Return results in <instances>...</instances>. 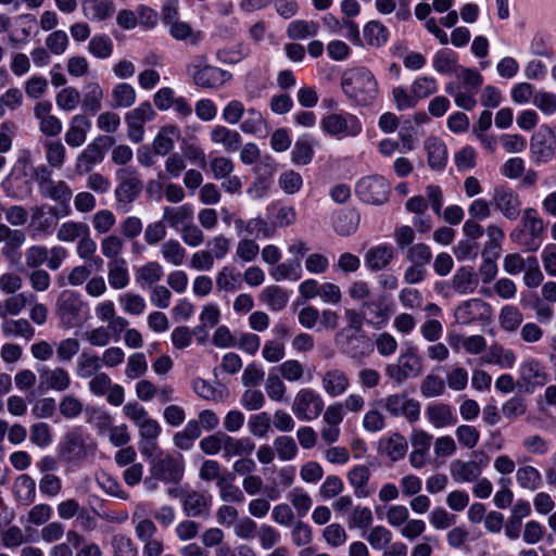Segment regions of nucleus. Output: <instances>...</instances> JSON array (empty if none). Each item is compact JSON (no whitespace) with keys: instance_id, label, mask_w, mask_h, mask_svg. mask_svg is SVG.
Instances as JSON below:
<instances>
[{"instance_id":"obj_1","label":"nucleus","mask_w":556,"mask_h":556,"mask_svg":"<svg viewBox=\"0 0 556 556\" xmlns=\"http://www.w3.org/2000/svg\"><path fill=\"white\" fill-rule=\"evenodd\" d=\"M341 85L343 92L358 105H370L378 96L377 80L374 74L365 67L345 73Z\"/></svg>"},{"instance_id":"obj_2","label":"nucleus","mask_w":556,"mask_h":556,"mask_svg":"<svg viewBox=\"0 0 556 556\" xmlns=\"http://www.w3.org/2000/svg\"><path fill=\"white\" fill-rule=\"evenodd\" d=\"M117 186L114 194L118 207L126 208L142 191V181L134 167H121L116 170Z\"/></svg>"},{"instance_id":"obj_3","label":"nucleus","mask_w":556,"mask_h":556,"mask_svg":"<svg viewBox=\"0 0 556 556\" xmlns=\"http://www.w3.org/2000/svg\"><path fill=\"white\" fill-rule=\"evenodd\" d=\"M67 255V250L61 245L50 249L45 245H31L25 251V264L29 269H38L46 263L50 270H58Z\"/></svg>"},{"instance_id":"obj_4","label":"nucleus","mask_w":556,"mask_h":556,"mask_svg":"<svg viewBox=\"0 0 556 556\" xmlns=\"http://www.w3.org/2000/svg\"><path fill=\"white\" fill-rule=\"evenodd\" d=\"M149 472L164 483H179L184 477L182 455L159 454L150 464Z\"/></svg>"},{"instance_id":"obj_5","label":"nucleus","mask_w":556,"mask_h":556,"mask_svg":"<svg viewBox=\"0 0 556 556\" xmlns=\"http://www.w3.org/2000/svg\"><path fill=\"white\" fill-rule=\"evenodd\" d=\"M115 139L108 135L98 136L78 155L76 170L79 175L89 174L93 167L100 164L105 153L114 146Z\"/></svg>"},{"instance_id":"obj_6","label":"nucleus","mask_w":556,"mask_h":556,"mask_svg":"<svg viewBox=\"0 0 556 556\" xmlns=\"http://www.w3.org/2000/svg\"><path fill=\"white\" fill-rule=\"evenodd\" d=\"M324 406V400L317 391L311 388H302L296 392L291 409L299 420L312 421L318 418Z\"/></svg>"},{"instance_id":"obj_7","label":"nucleus","mask_w":556,"mask_h":556,"mask_svg":"<svg viewBox=\"0 0 556 556\" xmlns=\"http://www.w3.org/2000/svg\"><path fill=\"white\" fill-rule=\"evenodd\" d=\"M378 404L393 417H404L414 424L420 416V403L404 393L389 394L378 401Z\"/></svg>"},{"instance_id":"obj_8","label":"nucleus","mask_w":556,"mask_h":556,"mask_svg":"<svg viewBox=\"0 0 556 556\" xmlns=\"http://www.w3.org/2000/svg\"><path fill=\"white\" fill-rule=\"evenodd\" d=\"M191 68L193 83L205 89H217L231 78L227 71L207 64L204 56L197 58Z\"/></svg>"},{"instance_id":"obj_9","label":"nucleus","mask_w":556,"mask_h":556,"mask_svg":"<svg viewBox=\"0 0 556 556\" xmlns=\"http://www.w3.org/2000/svg\"><path fill=\"white\" fill-rule=\"evenodd\" d=\"M94 450L96 445L88 442V438L80 431L74 430L65 435L60 445V456L68 462L81 460L93 454Z\"/></svg>"},{"instance_id":"obj_10","label":"nucleus","mask_w":556,"mask_h":556,"mask_svg":"<svg viewBox=\"0 0 556 556\" xmlns=\"http://www.w3.org/2000/svg\"><path fill=\"white\" fill-rule=\"evenodd\" d=\"M356 193L362 201L379 205L388 200L390 186L383 177H364L356 185Z\"/></svg>"},{"instance_id":"obj_11","label":"nucleus","mask_w":556,"mask_h":556,"mask_svg":"<svg viewBox=\"0 0 556 556\" xmlns=\"http://www.w3.org/2000/svg\"><path fill=\"white\" fill-rule=\"evenodd\" d=\"M475 459L464 462L456 459L451 464V476L457 482L476 481L488 465V456L483 452L475 453Z\"/></svg>"},{"instance_id":"obj_12","label":"nucleus","mask_w":556,"mask_h":556,"mask_svg":"<svg viewBox=\"0 0 556 556\" xmlns=\"http://www.w3.org/2000/svg\"><path fill=\"white\" fill-rule=\"evenodd\" d=\"M321 127L331 136H356L362 131L358 118L350 113L329 114L321 119Z\"/></svg>"},{"instance_id":"obj_13","label":"nucleus","mask_w":556,"mask_h":556,"mask_svg":"<svg viewBox=\"0 0 556 556\" xmlns=\"http://www.w3.org/2000/svg\"><path fill=\"white\" fill-rule=\"evenodd\" d=\"M492 203L504 217L516 220L521 212L519 194L511 188L500 186L494 189Z\"/></svg>"},{"instance_id":"obj_14","label":"nucleus","mask_w":556,"mask_h":556,"mask_svg":"<svg viewBox=\"0 0 556 556\" xmlns=\"http://www.w3.org/2000/svg\"><path fill=\"white\" fill-rule=\"evenodd\" d=\"M555 144L556 136L554 131L547 126L540 127L530 141V151L535 162L545 163L552 160Z\"/></svg>"},{"instance_id":"obj_15","label":"nucleus","mask_w":556,"mask_h":556,"mask_svg":"<svg viewBox=\"0 0 556 556\" xmlns=\"http://www.w3.org/2000/svg\"><path fill=\"white\" fill-rule=\"evenodd\" d=\"M135 532L137 538L143 543V556L162 555L164 551V544L161 539L155 538L157 529L152 520H140L135 527Z\"/></svg>"},{"instance_id":"obj_16","label":"nucleus","mask_w":556,"mask_h":556,"mask_svg":"<svg viewBox=\"0 0 556 556\" xmlns=\"http://www.w3.org/2000/svg\"><path fill=\"white\" fill-rule=\"evenodd\" d=\"M83 305L79 294L64 290L58 298L56 311L62 321L72 327L77 324Z\"/></svg>"},{"instance_id":"obj_17","label":"nucleus","mask_w":556,"mask_h":556,"mask_svg":"<svg viewBox=\"0 0 556 556\" xmlns=\"http://www.w3.org/2000/svg\"><path fill=\"white\" fill-rule=\"evenodd\" d=\"M548 381V376L542 364L536 359L525 361L519 368L518 384L530 392L535 387H542Z\"/></svg>"},{"instance_id":"obj_18","label":"nucleus","mask_w":556,"mask_h":556,"mask_svg":"<svg viewBox=\"0 0 556 556\" xmlns=\"http://www.w3.org/2000/svg\"><path fill=\"white\" fill-rule=\"evenodd\" d=\"M211 497L204 492L191 490L184 495L182 509L186 516L205 518L210 513Z\"/></svg>"},{"instance_id":"obj_19","label":"nucleus","mask_w":556,"mask_h":556,"mask_svg":"<svg viewBox=\"0 0 556 556\" xmlns=\"http://www.w3.org/2000/svg\"><path fill=\"white\" fill-rule=\"evenodd\" d=\"M522 223L530 238L521 241V243L527 247L529 251H535L541 244V236L544 232L545 225L542 218L538 216L536 210L532 207L525 210Z\"/></svg>"},{"instance_id":"obj_20","label":"nucleus","mask_w":556,"mask_h":556,"mask_svg":"<svg viewBox=\"0 0 556 556\" xmlns=\"http://www.w3.org/2000/svg\"><path fill=\"white\" fill-rule=\"evenodd\" d=\"M323 390L331 397H338L346 392L350 387L348 375L338 368H331L321 376Z\"/></svg>"},{"instance_id":"obj_21","label":"nucleus","mask_w":556,"mask_h":556,"mask_svg":"<svg viewBox=\"0 0 556 556\" xmlns=\"http://www.w3.org/2000/svg\"><path fill=\"white\" fill-rule=\"evenodd\" d=\"M39 379L42 387L54 391H65L70 388L71 377L62 367H42L39 370Z\"/></svg>"},{"instance_id":"obj_22","label":"nucleus","mask_w":556,"mask_h":556,"mask_svg":"<svg viewBox=\"0 0 556 556\" xmlns=\"http://www.w3.org/2000/svg\"><path fill=\"white\" fill-rule=\"evenodd\" d=\"M489 305L480 299L465 301L455 311V318L458 324L468 325L480 319Z\"/></svg>"},{"instance_id":"obj_23","label":"nucleus","mask_w":556,"mask_h":556,"mask_svg":"<svg viewBox=\"0 0 556 556\" xmlns=\"http://www.w3.org/2000/svg\"><path fill=\"white\" fill-rule=\"evenodd\" d=\"M55 226V219L46 216L43 205L31 207V220L29 224L31 238L49 236L52 233Z\"/></svg>"},{"instance_id":"obj_24","label":"nucleus","mask_w":556,"mask_h":556,"mask_svg":"<svg viewBox=\"0 0 556 556\" xmlns=\"http://www.w3.org/2000/svg\"><path fill=\"white\" fill-rule=\"evenodd\" d=\"M91 128V122L83 114L75 115L65 134V142L73 147H80L87 138V132Z\"/></svg>"},{"instance_id":"obj_25","label":"nucleus","mask_w":556,"mask_h":556,"mask_svg":"<svg viewBox=\"0 0 556 556\" xmlns=\"http://www.w3.org/2000/svg\"><path fill=\"white\" fill-rule=\"evenodd\" d=\"M479 280L472 267L458 268L452 279V289L459 294L472 293L478 287Z\"/></svg>"},{"instance_id":"obj_26","label":"nucleus","mask_w":556,"mask_h":556,"mask_svg":"<svg viewBox=\"0 0 556 556\" xmlns=\"http://www.w3.org/2000/svg\"><path fill=\"white\" fill-rule=\"evenodd\" d=\"M43 198H49L61 204H67L73 195V191L64 180H42L39 190Z\"/></svg>"},{"instance_id":"obj_27","label":"nucleus","mask_w":556,"mask_h":556,"mask_svg":"<svg viewBox=\"0 0 556 556\" xmlns=\"http://www.w3.org/2000/svg\"><path fill=\"white\" fill-rule=\"evenodd\" d=\"M428 420L435 428H444L456 424L457 418L453 414L452 407L445 403L429 405L426 409Z\"/></svg>"},{"instance_id":"obj_28","label":"nucleus","mask_w":556,"mask_h":556,"mask_svg":"<svg viewBox=\"0 0 556 556\" xmlns=\"http://www.w3.org/2000/svg\"><path fill=\"white\" fill-rule=\"evenodd\" d=\"M108 281L116 290L128 286L129 271L125 258L112 260L108 263Z\"/></svg>"},{"instance_id":"obj_29","label":"nucleus","mask_w":556,"mask_h":556,"mask_svg":"<svg viewBox=\"0 0 556 556\" xmlns=\"http://www.w3.org/2000/svg\"><path fill=\"white\" fill-rule=\"evenodd\" d=\"M35 295L27 292H22L12 295L3 301H0V318L8 319L9 315H18L28 303L34 302Z\"/></svg>"},{"instance_id":"obj_30","label":"nucleus","mask_w":556,"mask_h":556,"mask_svg":"<svg viewBox=\"0 0 556 556\" xmlns=\"http://www.w3.org/2000/svg\"><path fill=\"white\" fill-rule=\"evenodd\" d=\"M407 441L400 433H393L390 438L383 439L379 443V450L391 460L395 462L403 458L407 452Z\"/></svg>"},{"instance_id":"obj_31","label":"nucleus","mask_w":556,"mask_h":556,"mask_svg":"<svg viewBox=\"0 0 556 556\" xmlns=\"http://www.w3.org/2000/svg\"><path fill=\"white\" fill-rule=\"evenodd\" d=\"M425 148L428 152V165L435 170L443 169L447 160L446 146L437 138H429Z\"/></svg>"},{"instance_id":"obj_32","label":"nucleus","mask_w":556,"mask_h":556,"mask_svg":"<svg viewBox=\"0 0 556 556\" xmlns=\"http://www.w3.org/2000/svg\"><path fill=\"white\" fill-rule=\"evenodd\" d=\"M235 473L228 472L218 479L217 488L219 490L220 500L225 503L240 504L244 501V494L241 489L235 485Z\"/></svg>"},{"instance_id":"obj_33","label":"nucleus","mask_w":556,"mask_h":556,"mask_svg":"<svg viewBox=\"0 0 556 556\" xmlns=\"http://www.w3.org/2000/svg\"><path fill=\"white\" fill-rule=\"evenodd\" d=\"M211 140L214 143L223 144L226 151L233 152L241 146V136L237 130L225 126H215L211 131Z\"/></svg>"},{"instance_id":"obj_34","label":"nucleus","mask_w":556,"mask_h":556,"mask_svg":"<svg viewBox=\"0 0 556 556\" xmlns=\"http://www.w3.org/2000/svg\"><path fill=\"white\" fill-rule=\"evenodd\" d=\"M193 211L189 204L180 206H165L163 210V220L167 223L170 228H178L180 225H187L192 220Z\"/></svg>"},{"instance_id":"obj_35","label":"nucleus","mask_w":556,"mask_h":556,"mask_svg":"<svg viewBox=\"0 0 556 556\" xmlns=\"http://www.w3.org/2000/svg\"><path fill=\"white\" fill-rule=\"evenodd\" d=\"M369 479L370 470L365 465L355 466L348 473V480L354 488V494L359 498L369 495L370 492L367 489Z\"/></svg>"},{"instance_id":"obj_36","label":"nucleus","mask_w":556,"mask_h":556,"mask_svg":"<svg viewBox=\"0 0 556 556\" xmlns=\"http://www.w3.org/2000/svg\"><path fill=\"white\" fill-rule=\"evenodd\" d=\"M101 368V358L89 352L83 351L78 356L76 363V375L81 379H88L99 374V369Z\"/></svg>"},{"instance_id":"obj_37","label":"nucleus","mask_w":556,"mask_h":556,"mask_svg":"<svg viewBox=\"0 0 556 556\" xmlns=\"http://www.w3.org/2000/svg\"><path fill=\"white\" fill-rule=\"evenodd\" d=\"M344 316L348 321V327L340 330L339 332H337V334H336L337 343L340 342V340L342 339V337L346 330H352V331H354V333L346 337L348 343H351L356 338L355 333L362 331L364 321L366 320V317H367V313L365 311H363L362 307H361L359 312H357L353 308H346L344 311Z\"/></svg>"},{"instance_id":"obj_38","label":"nucleus","mask_w":556,"mask_h":556,"mask_svg":"<svg viewBox=\"0 0 556 556\" xmlns=\"http://www.w3.org/2000/svg\"><path fill=\"white\" fill-rule=\"evenodd\" d=\"M201 437V427L195 419L189 420L181 431L175 433L174 444L180 448L188 451L193 446L197 439Z\"/></svg>"},{"instance_id":"obj_39","label":"nucleus","mask_w":556,"mask_h":556,"mask_svg":"<svg viewBox=\"0 0 556 556\" xmlns=\"http://www.w3.org/2000/svg\"><path fill=\"white\" fill-rule=\"evenodd\" d=\"M2 333L5 337H22L30 340L35 336V329L30 323L25 319H5L1 324Z\"/></svg>"},{"instance_id":"obj_40","label":"nucleus","mask_w":556,"mask_h":556,"mask_svg":"<svg viewBox=\"0 0 556 556\" xmlns=\"http://www.w3.org/2000/svg\"><path fill=\"white\" fill-rule=\"evenodd\" d=\"M14 494L23 505H30L36 497V482L28 475H21L14 482Z\"/></svg>"},{"instance_id":"obj_41","label":"nucleus","mask_w":556,"mask_h":556,"mask_svg":"<svg viewBox=\"0 0 556 556\" xmlns=\"http://www.w3.org/2000/svg\"><path fill=\"white\" fill-rule=\"evenodd\" d=\"M163 275L164 270L161 264L157 262H148L136 269L135 278L139 286L144 287L159 282Z\"/></svg>"},{"instance_id":"obj_42","label":"nucleus","mask_w":556,"mask_h":556,"mask_svg":"<svg viewBox=\"0 0 556 556\" xmlns=\"http://www.w3.org/2000/svg\"><path fill=\"white\" fill-rule=\"evenodd\" d=\"M364 37L367 45L379 48L387 43L389 31L382 23L370 21L364 27Z\"/></svg>"},{"instance_id":"obj_43","label":"nucleus","mask_w":556,"mask_h":556,"mask_svg":"<svg viewBox=\"0 0 556 556\" xmlns=\"http://www.w3.org/2000/svg\"><path fill=\"white\" fill-rule=\"evenodd\" d=\"M260 299L271 311H281L288 303V293L278 286H269L265 288Z\"/></svg>"},{"instance_id":"obj_44","label":"nucleus","mask_w":556,"mask_h":556,"mask_svg":"<svg viewBox=\"0 0 556 556\" xmlns=\"http://www.w3.org/2000/svg\"><path fill=\"white\" fill-rule=\"evenodd\" d=\"M393 258V250L389 247L370 249L365 256V262L371 270H380L388 266Z\"/></svg>"},{"instance_id":"obj_45","label":"nucleus","mask_w":556,"mask_h":556,"mask_svg":"<svg viewBox=\"0 0 556 556\" xmlns=\"http://www.w3.org/2000/svg\"><path fill=\"white\" fill-rule=\"evenodd\" d=\"M485 362L502 368H511L516 362V355L511 350H506L500 344L490 346Z\"/></svg>"},{"instance_id":"obj_46","label":"nucleus","mask_w":556,"mask_h":556,"mask_svg":"<svg viewBox=\"0 0 556 556\" xmlns=\"http://www.w3.org/2000/svg\"><path fill=\"white\" fill-rule=\"evenodd\" d=\"M88 229L89 226L83 222L68 220L61 224L56 231V238L62 242H74L79 240Z\"/></svg>"},{"instance_id":"obj_47","label":"nucleus","mask_w":556,"mask_h":556,"mask_svg":"<svg viewBox=\"0 0 556 556\" xmlns=\"http://www.w3.org/2000/svg\"><path fill=\"white\" fill-rule=\"evenodd\" d=\"M216 287L218 290L228 292L236 291L241 288V274L233 267L224 266L216 277Z\"/></svg>"},{"instance_id":"obj_48","label":"nucleus","mask_w":556,"mask_h":556,"mask_svg":"<svg viewBox=\"0 0 556 556\" xmlns=\"http://www.w3.org/2000/svg\"><path fill=\"white\" fill-rule=\"evenodd\" d=\"M103 90L98 83H89L81 101V108L89 114H96L101 109Z\"/></svg>"},{"instance_id":"obj_49","label":"nucleus","mask_w":556,"mask_h":556,"mask_svg":"<svg viewBox=\"0 0 556 556\" xmlns=\"http://www.w3.org/2000/svg\"><path fill=\"white\" fill-rule=\"evenodd\" d=\"M83 10L89 20L102 21L112 11V0H84Z\"/></svg>"},{"instance_id":"obj_50","label":"nucleus","mask_w":556,"mask_h":556,"mask_svg":"<svg viewBox=\"0 0 556 556\" xmlns=\"http://www.w3.org/2000/svg\"><path fill=\"white\" fill-rule=\"evenodd\" d=\"M112 108H130L136 101L134 87L126 83L117 84L112 90Z\"/></svg>"},{"instance_id":"obj_51","label":"nucleus","mask_w":556,"mask_h":556,"mask_svg":"<svg viewBox=\"0 0 556 556\" xmlns=\"http://www.w3.org/2000/svg\"><path fill=\"white\" fill-rule=\"evenodd\" d=\"M169 34L176 40H189V42L193 46L200 43L203 39V34L200 30H193L192 27L181 21H177L169 25Z\"/></svg>"},{"instance_id":"obj_52","label":"nucleus","mask_w":556,"mask_h":556,"mask_svg":"<svg viewBox=\"0 0 556 556\" xmlns=\"http://www.w3.org/2000/svg\"><path fill=\"white\" fill-rule=\"evenodd\" d=\"M254 447V443L249 438L235 439L226 434L224 455L226 457L248 455Z\"/></svg>"},{"instance_id":"obj_53","label":"nucleus","mask_w":556,"mask_h":556,"mask_svg":"<svg viewBox=\"0 0 556 556\" xmlns=\"http://www.w3.org/2000/svg\"><path fill=\"white\" fill-rule=\"evenodd\" d=\"M433 67L440 74H452L456 72V53L450 49L439 50L433 56Z\"/></svg>"},{"instance_id":"obj_54","label":"nucleus","mask_w":556,"mask_h":556,"mask_svg":"<svg viewBox=\"0 0 556 556\" xmlns=\"http://www.w3.org/2000/svg\"><path fill=\"white\" fill-rule=\"evenodd\" d=\"M301 273V263L299 260L287 261L270 270V276L276 280H298Z\"/></svg>"},{"instance_id":"obj_55","label":"nucleus","mask_w":556,"mask_h":556,"mask_svg":"<svg viewBox=\"0 0 556 556\" xmlns=\"http://www.w3.org/2000/svg\"><path fill=\"white\" fill-rule=\"evenodd\" d=\"M522 320L523 316L518 307L506 305L501 309L500 324L505 331L513 332L517 330Z\"/></svg>"},{"instance_id":"obj_56","label":"nucleus","mask_w":556,"mask_h":556,"mask_svg":"<svg viewBox=\"0 0 556 556\" xmlns=\"http://www.w3.org/2000/svg\"><path fill=\"white\" fill-rule=\"evenodd\" d=\"M397 363L407 379L410 377H417L421 372V361L414 350H408L407 352L402 353L397 358Z\"/></svg>"},{"instance_id":"obj_57","label":"nucleus","mask_w":556,"mask_h":556,"mask_svg":"<svg viewBox=\"0 0 556 556\" xmlns=\"http://www.w3.org/2000/svg\"><path fill=\"white\" fill-rule=\"evenodd\" d=\"M161 253L166 262L175 266L181 265L186 256L185 249L174 239L167 240L162 244Z\"/></svg>"},{"instance_id":"obj_58","label":"nucleus","mask_w":556,"mask_h":556,"mask_svg":"<svg viewBox=\"0 0 556 556\" xmlns=\"http://www.w3.org/2000/svg\"><path fill=\"white\" fill-rule=\"evenodd\" d=\"M318 25L315 22L294 21L289 24L287 34L292 39H305L307 37L316 36Z\"/></svg>"},{"instance_id":"obj_59","label":"nucleus","mask_w":556,"mask_h":556,"mask_svg":"<svg viewBox=\"0 0 556 556\" xmlns=\"http://www.w3.org/2000/svg\"><path fill=\"white\" fill-rule=\"evenodd\" d=\"M176 128L174 126L164 127L154 138L152 143L153 152L156 155H166L174 148V141L169 135L175 134Z\"/></svg>"},{"instance_id":"obj_60","label":"nucleus","mask_w":556,"mask_h":556,"mask_svg":"<svg viewBox=\"0 0 556 556\" xmlns=\"http://www.w3.org/2000/svg\"><path fill=\"white\" fill-rule=\"evenodd\" d=\"M88 50L96 58L106 59L113 52V41L105 35L93 36L89 41Z\"/></svg>"},{"instance_id":"obj_61","label":"nucleus","mask_w":556,"mask_h":556,"mask_svg":"<svg viewBox=\"0 0 556 556\" xmlns=\"http://www.w3.org/2000/svg\"><path fill=\"white\" fill-rule=\"evenodd\" d=\"M358 224V214L353 211H348L337 217L334 228L340 236H350L356 231Z\"/></svg>"},{"instance_id":"obj_62","label":"nucleus","mask_w":556,"mask_h":556,"mask_svg":"<svg viewBox=\"0 0 556 556\" xmlns=\"http://www.w3.org/2000/svg\"><path fill=\"white\" fill-rule=\"evenodd\" d=\"M517 482L523 489L536 490L541 483L540 472L532 466L520 467L516 473Z\"/></svg>"},{"instance_id":"obj_63","label":"nucleus","mask_w":556,"mask_h":556,"mask_svg":"<svg viewBox=\"0 0 556 556\" xmlns=\"http://www.w3.org/2000/svg\"><path fill=\"white\" fill-rule=\"evenodd\" d=\"M274 448L281 460H291L298 453L295 441L288 435L277 437L274 441Z\"/></svg>"},{"instance_id":"obj_64","label":"nucleus","mask_w":556,"mask_h":556,"mask_svg":"<svg viewBox=\"0 0 556 556\" xmlns=\"http://www.w3.org/2000/svg\"><path fill=\"white\" fill-rule=\"evenodd\" d=\"M288 500L300 517H304L309 511L313 503L311 496L301 488H294L288 494Z\"/></svg>"}]
</instances>
